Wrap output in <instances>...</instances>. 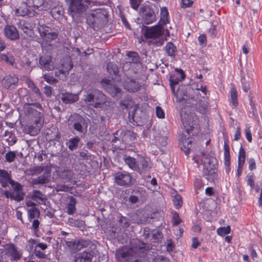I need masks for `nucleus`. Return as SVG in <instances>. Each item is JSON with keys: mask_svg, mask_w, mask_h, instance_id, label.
I'll list each match as a JSON object with an SVG mask.
<instances>
[{"mask_svg": "<svg viewBox=\"0 0 262 262\" xmlns=\"http://www.w3.org/2000/svg\"><path fill=\"white\" fill-rule=\"evenodd\" d=\"M130 245V247H123L119 253L122 258H126V262H141L138 258L137 250L148 251L151 249L150 245L138 239H132Z\"/></svg>", "mask_w": 262, "mask_h": 262, "instance_id": "nucleus-1", "label": "nucleus"}, {"mask_svg": "<svg viewBox=\"0 0 262 262\" xmlns=\"http://www.w3.org/2000/svg\"><path fill=\"white\" fill-rule=\"evenodd\" d=\"M107 22V12L103 9H97L86 15L87 25L95 31L102 29Z\"/></svg>", "mask_w": 262, "mask_h": 262, "instance_id": "nucleus-2", "label": "nucleus"}, {"mask_svg": "<svg viewBox=\"0 0 262 262\" xmlns=\"http://www.w3.org/2000/svg\"><path fill=\"white\" fill-rule=\"evenodd\" d=\"M163 34V31L161 26L158 25L151 28H146L144 35L147 38L153 39L149 42V44L159 47L162 46L165 40L160 37Z\"/></svg>", "mask_w": 262, "mask_h": 262, "instance_id": "nucleus-3", "label": "nucleus"}, {"mask_svg": "<svg viewBox=\"0 0 262 262\" xmlns=\"http://www.w3.org/2000/svg\"><path fill=\"white\" fill-rule=\"evenodd\" d=\"M203 158L204 169L203 173L206 176L207 179L210 181H213L217 178V169L215 166V160L213 157L206 155L202 153Z\"/></svg>", "mask_w": 262, "mask_h": 262, "instance_id": "nucleus-4", "label": "nucleus"}, {"mask_svg": "<svg viewBox=\"0 0 262 262\" xmlns=\"http://www.w3.org/2000/svg\"><path fill=\"white\" fill-rule=\"evenodd\" d=\"M180 116L186 132L189 135L194 125L198 123L197 117L194 113L189 112L185 107L182 108Z\"/></svg>", "mask_w": 262, "mask_h": 262, "instance_id": "nucleus-5", "label": "nucleus"}, {"mask_svg": "<svg viewBox=\"0 0 262 262\" xmlns=\"http://www.w3.org/2000/svg\"><path fill=\"white\" fill-rule=\"evenodd\" d=\"M177 98V101L183 102L186 106L192 107L195 102V96L190 94L186 87L181 85L179 87L177 92L173 93Z\"/></svg>", "mask_w": 262, "mask_h": 262, "instance_id": "nucleus-6", "label": "nucleus"}, {"mask_svg": "<svg viewBox=\"0 0 262 262\" xmlns=\"http://www.w3.org/2000/svg\"><path fill=\"white\" fill-rule=\"evenodd\" d=\"M68 124L72 131L75 130L79 133L86 132V121L82 116L77 114H74L70 117Z\"/></svg>", "mask_w": 262, "mask_h": 262, "instance_id": "nucleus-7", "label": "nucleus"}, {"mask_svg": "<svg viewBox=\"0 0 262 262\" xmlns=\"http://www.w3.org/2000/svg\"><path fill=\"white\" fill-rule=\"evenodd\" d=\"M89 0H72L69 7V11L73 17L77 14L84 12L89 4Z\"/></svg>", "mask_w": 262, "mask_h": 262, "instance_id": "nucleus-8", "label": "nucleus"}, {"mask_svg": "<svg viewBox=\"0 0 262 262\" xmlns=\"http://www.w3.org/2000/svg\"><path fill=\"white\" fill-rule=\"evenodd\" d=\"M37 29L41 37L46 41H51L57 37V32L48 26L39 25Z\"/></svg>", "mask_w": 262, "mask_h": 262, "instance_id": "nucleus-9", "label": "nucleus"}, {"mask_svg": "<svg viewBox=\"0 0 262 262\" xmlns=\"http://www.w3.org/2000/svg\"><path fill=\"white\" fill-rule=\"evenodd\" d=\"M139 13L144 24H151L156 19L155 12L148 6H142L140 9Z\"/></svg>", "mask_w": 262, "mask_h": 262, "instance_id": "nucleus-10", "label": "nucleus"}, {"mask_svg": "<svg viewBox=\"0 0 262 262\" xmlns=\"http://www.w3.org/2000/svg\"><path fill=\"white\" fill-rule=\"evenodd\" d=\"M115 183L120 186H128L132 184V177L126 172H117L115 174Z\"/></svg>", "mask_w": 262, "mask_h": 262, "instance_id": "nucleus-11", "label": "nucleus"}, {"mask_svg": "<svg viewBox=\"0 0 262 262\" xmlns=\"http://www.w3.org/2000/svg\"><path fill=\"white\" fill-rule=\"evenodd\" d=\"M67 246L73 252L75 253L77 251L81 250L82 248L91 247V246L94 245L91 241L81 239L78 241H75L74 242H69L67 243Z\"/></svg>", "mask_w": 262, "mask_h": 262, "instance_id": "nucleus-12", "label": "nucleus"}, {"mask_svg": "<svg viewBox=\"0 0 262 262\" xmlns=\"http://www.w3.org/2000/svg\"><path fill=\"white\" fill-rule=\"evenodd\" d=\"M93 92L94 106L95 108H100L105 102V96L102 92L96 89L93 90Z\"/></svg>", "mask_w": 262, "mask_h": 262, "instance_id": "nucleus-13", "label": "nucleus"}, {"mask_svg": "<svg viewBox=\"0 0 262 262\" xmlns=\"http://www.w3.org/2000/svg\"><path fill=\"white\" fill-rule=\"evenodd\" d=\"M195 107V110L198 112L202 114H206L209 111V102L205 100V99L199 100L196 101L195 99V102L192 107Z\"/></svg>", "mask_w": 262, "mask_h": 262, "instance_id": "nucleus-14", "label": "nucleus"}, {"mask_svg": "<svg viewBox=\"0 0 262 262\" xmlns=\"http://www.w3.org/2000/svg\"><path fill=\"white\" fill-rule=\"evenodd\" d=\"M6 36L11 40H15L19 38L17 29L13 26L6 25L4 28Z\"/></svg>", "mask_w": 262, "mask_h": 262, "instance_id": "nucleus-15", "label": "nucleus"}, {"mask_svg": "<svg viewBox=\"0 0 262 262\" xmlns=\"http://www.w3.org/2000/svg\"><path fill=\"white\" fill-rule=\"evenodd\" d=\"M106 84V90L107 92L114 97L120 98L121 97V90L117 86L110 84V80H105Z\"/></svg>", "mask_w": 262, "mask_h": 262, "instance_id": "nucleus-16", "label": "nucleus"}, {"mask_svg": "<svg viewBox=\"0 0 262 262\" xmlns=\"http://www.w3.org/2000/svg\"><path fill=\"white\" fill-rule=\"evenodd\" d=\"M137 165L139 170H137V171L140 174L145 172L150 168L149 162L141 156H138Z\"/></svg>", "mask_w": 262, "mask_h": 262, "instance_id": "nucleus-17", "label": "nucleus"}, {"mask_svg": "<svg viewBox=\"0 0 262 262\" xmlns=\"http://www.w3.org/2000/svg\"><path fill=\"white\" fill-rule=\"evenodd\" d=\"M31 105H34V106L39 109L40 110H42V107L39 103H34L32 104H29L28 106L26 108L25 114L28 116H34L38 118H40L41 117V113L36 110L34 108L32 107Z\"/></svg>", "mask_w": 262, "mask_h": 262, "instance_id": "nucleus-18", "label": "nucleus"}, {"mask_svg": "<svg viewBox=\"0 0 262 262\" xmlns=\"http://www.w3.org/2000/svg\"><path fill=\"white\" fill-rule=\"evenodd\" d=\"M246 152L242 146L241 147L239 151L238 167L237 169V176L239 177L242 172L243 167L245 162Z\"/></svg>", "mask_w": 262, "mask_h": 262, "instance_id": "nucleus-19", "label": "nucleus"}, {"mask_svg": "<svg viewBox=\"0 0 262 262\" xmlns=\"http://www.w3.org/2000/svg\"><path fill=\"white\" fill-rule=\"evenodd\" d=\"M39 63L47 71H52L54 69L52 63L51 56H42L40 57Z\"/></svg>", "mask_w": 262, "mask_h": 262, "instance_id": "nucleus-20", "label": "nucleus"}, {"mask_svg": "<svg viewBox=\"0 0 262 262\" xmlns=\"http://www.w3.org/2000/svg\"><path fill=\"white\" fill-rule=\"evenodd\" d=\"M93 254L91 252L84 251L76 255L75 262H92Z\"/></svg>", "mask_w": 262, "mask_h": 262, "instance_id": "nucleus-21", "label": "nucleus"}, {"mask_svg": "<svg viewBox=\"0 0 262 262\" xmlns=\"http://www.w3.org/2000/svg\"><path fill=\"white\" fill-rule=\"evenodd\" d=\"M181 141L182 142V145L181 146V149L184 152L186 155H188L191 150V141L189 140V138H186V136L182 135Z\"/></svg>", "mask_w": 262, "mask_h": 262, "instance_id": "nucleus-22", "label": "nucleus"}, {"mask_svg": "<svg viewBox=\"0 0 262 262\" xmlns=\"http://www.w3.org/2000/svg\"><path fill=\"white\" fill-rule=\"evenodd\" d=\"M60 97L63 102L66 104L72 103L78 100V96L77 94L69 93H61Z\"/></svg>", "mask_w": 262, "mask_h": 262, "instance_id": "nucleus-23", "label": "nucleus"}, {"mask_svg": "<svg viewBox=\"0 0 262 262\" xmlns=\"http://www.w3.org/2000/svg\"><path fill=\"white\" fill-rule=\"evenodd\" d=\"M141 85L134 80L126 81L124 83V88L129 92H137L140 89Z\"/></svg>", "mask_w": 262, "mask_h": 262, "instance_id": "nucleus-24", "label": "nucleus"}, {"mask_svg": "<svg viewBox=\"0 0 262 262\" xmlns=\"http://www.w3.org/2000/svg\"><path fill=\"white\" fill-rule=\"evenodd\" d=\"M120 104L121 105L124 107L126 109L129 110V115H130V113H132V116L134 118L136 117V113H135V111L137 109V106L133 105V102L132 100H122L120 101Z\"/></svg>", "mask_w": 262, "mask_h": 262, "instance_id": "nucleus-25", "label": "nucleus"}, {"mask_svg": "<svg viewBox=\"0 0 262 262\" xmlns=\"http://www.w3.org/2000/svg\"><path fill=\"white\" fill-rule=\"evenodd\" d=\"M224 163L225 166H226V171L228 173L230 171V152H229V146L228 144V141L227 140H225L224 141Z\"/></svg>", "mask_w": 262, "mask_h": 262, "instance_id": "nucleus-26", "label": "nucleus"}, {"mask_svg": "<svg viewBox=\"0 0 262 262\" xmlns=\"http://www.w3.org/2000/svg\"><path fill=\"white\" fill-rule=\"evenodd\" d=\"M17 11L20 15H27L29 17L34 16L36 13L35 10L28 7L27 3L26 5H24V6H21L19 9H17Z\"/></svg>", "mask_w": 262, "mask_h": 262, "instance_id": "nucleus-27", "label": "nucleus"}, {"mask_svg": "<svg viewBox=\"0 0 262 262\" xmlns=\"http://www.w3.org/2000/svg\"><path fill=\"white\" fill-rule=\"evenodd\" d=\"M11 179L10 175L5 170L0 169V183L3 187H6L10 183Z\"/></svg>", "mask_w": 262, "mask_h": 262, "instance_id": "nucleus-28", "label": "nucleus"}, {"mask_svg": "<svg viewBox=\"0 0 262 262\" xmlns=\"http://www.w3.org/2000/svg\"><path fill=\"white\" fill-rule=\"evenodd\" d=\"M68 198L69 199V201L67 206V212L69 215H72L76 211L75 206L77 203V201L73 196H70Z\"/></svg>", "mask_w": 262, "mask_h": 262, "instance_id": "nucleus-29", "label": "nucleus"}, {"mask_svg": "<svg viewBox=\"0 0 262 262\" xmlns=\"http://www.w3.org/2000/svg\"><path fill=\"white\" fill-rule=\"evenodd\" d=\"M124 160L125 163L129 166L130 168L136 171L137 170H139L137 165L138 158L135 159L130 156H127L126 155H125L124 157Z\"/></svg>", "mask_w": 262, "mask_h": 262, "instance_id": "nucleus-30", "label": "nucleus"}, {"mask_svg": "<svg viewBox=\"0 0 262 262\" xmlns=\"http://www.w3.org/2000/svg\"><path fill=\"white\" fill-rule=\"evenodd\" d=\"M18 82L17 77L13 76H6L2 80V83L6 88H10L11 85H15Z\"/></svg>", "mask_w": 262, "mask_h": 262, "instance_id": "nucleus-31", "label": "nucleus"}, {"mask_svg": "<svg viewBox=\"0 0 262 262\" xmlns=\"http://www.w3.org/2000/svg\"><path fill=\"white\" fill-rule=\"evenodd\" d=\"M168 23V12L167 8L163 7L161 10V18L159 23L161 26L165 25Z\"/></svg>", "mask_w": 262, "mask_h": 262, "instance_id": "nucleus-32", "label": "nucleus"}, {"mask_svg": "<svg viewBox=\"0 0 262 262\" xmlns=\"http://www.w3.org/2000/svg\"><path fill=\"white\" fill-rule=\"evenodd\" d=\"M62 70L64 73L68 74L69 71H70L73 67V64L72 63L71 59L70 57H68L64 60L61 64Z\"/></svg>", "mask_w": 262, "mask_h": 262, "instance_id": "nucleus-33", "label": "nucleus"}, {"mask_svg": "<svg viewBox=\"0 0 262 262\" xmlns=\"http://www.w3.org/2000/svg\"><path fill=\"white\" fill-rule=\"evenodd\" d=\"M156 143L157 145L161 146H165L167 144V137L159 134L155 135Z\"/></svg>", "mask_w": 262, "mask_h": 262, "instance_id": "nucleus-34", "label": "nucleus"}, {"mask_svg": "<svg viewBox=\"0 0 262 262\" xmlns=\"http://www.w3.org/2000/svg\"><path fill=\"white\" fill-rule=\"evenodd\" d=\"M54 131L49 129L47 131V138L49 140H56L60 137V134L56 128H53Z\"/></svg>", "mask_w": 262, "mask_h": 262, "instance_id": "nucleus-35", "label": "nucleus"}, {"mask_svg": "<svg viewBox=\"0 0 262 262\" xmlns=\"http://www.w3.org/2000/svg\"><path fill=\"white\" fill-rule=\"evenodd\" d=\"M119 132L117 131L114 134V137L112 139V142L113 143L115 147L116 148H121V144L123 142V139L121 137H117L116 135H118Z\"/></svg>", "mask_w": 262, "mask_h": 262, "instance_id": "nucleus-36", "label": "nucleus"}, {"mask_svg": "<svg viewBox=\"0 0 262 262\" xmlns=\"http://www.w3.org/2000/svg\"><path fill=\"white\" fill-rule=\"evenodd\" d=\"M165 50L169 56L174 57L177 52V48L173 43L169 42L165 47Z\"/></svg>", "mask_w": 262, "mask_h": 262, "instance_id": "nucleus-37", "label": "nucleus"}, {"mask_svg": "<svg viewBox=\"0 0 262 262\" xmlns=\"http://www.w3.org/2000/svg\"><path fill=\"white\" fill-rule=\"evenodd\" d=\"M20 30L23 31L28 36L32 37L33 35V31L32 28L29 24H20L19 26Z\"/></svg>", "mask_w": 262, "mask_h": 262, "instance_id": "nucleus-38", "label": "nucleus"}, {"mask_svg": "<svg viewBox=\"0 0 262 262\" xmlns=\"http://www.w3.org/2000/svg\"><path fill=\"white\" fill-rule=\"evenodd\" d=\"M59 176L63 179L70 181L73 177V172L71 170L64 169L59 172Z\"/></svg>", "mask_w": 262, "mask_h": 262, "instance_id": "nucleus-39", "label": "nucleus"}, {"mask_svg": "<svg viewBox=\"0 0 262 262\" xmlns=\"http://www.w3.org/2000/svg\"><path fill=\"white\" fill-rule=\"evenodd\" d=\"M50 181L48 176L42 174L33 181V184H45L49 183Z\"/></svg>", "mask_w": 262, "mask_h": 262, "instance_id": "nucleus-40", "label": "nucleus"}, {"mask_svg": "<svg viewBox=\"0 0 262 262\" xmlns=\"http://www.w3.org/2000/svg\"><path fill=\"white\" fill-rule=\"evenodd\" d=\"M51 13L54 17L59 18L62 15L63 10L61 6L54 7L51 9Z\"/></svg>", "mask_w": 262, "mask_h": 262, "instance_id": "nucleus-41", "label": "nucleus"}, {"mask_svg": "<svg viewBox=\"0 0 262 262\" xmlns=\"http://www.w3.org/2000/svg\"><path fill=\"white\" fill-rule=\"evenodd\" d=\"M80 138L78 137H75L70 139L68 145L69 149L71 151L74 150L77 147Z\"/></svg>", "mask_w": 262, "mask_h": 262, "instance_id": "nucleus-42", "label": "nucleus"}, {"mask_svg": "<svg viewBox=\"0 0 262 262\" xmlns=\"http://www.w3.org/2000/svg\"><path fill=\"white\" fill-rule=\"evenodd\" d=\"M127 56L129 58H131L132 60L129 61V62L136 64H138L140 62V58L137 53L134 52H128L127 54Z\"/></svg>", "mask_w": 262, "mask_h": 262, "instance_id": "nucleus-43", "label": "nucleus"}, {"mask_svg": "<svg viewBox=\"0 0 262 262\" xmlns=\"http://www.w3.org/2000/svg\"><path fill=\"white\" fill-rule=\"evenodd\" d=\"M32 199L34 200H36L37 199L42 202L47 200L46 196L41 191L37 190L33 191Z\"/></svg>", "mask_w": 262, "mask_h": 262, "instance_id": "nucleus-44", "label": "nucleus"}, {"mask_svg": "<svg viewBox=\"0 0 262 262\" xmlns=\"http://www.w3.org/2000/svg\"><path fill=\"white\" fill-rule=\"evenodd\" d=\"M231 102L233 105L236 106L238 105L237 94L235 88H232L230 91Z\"/></svg>", "mask_w": 262, "mask_h": 262, "instance_id": "nucleus-45", "label": "nucleus"}, {"mask_svg": "<svg viewBox=\"0 0 262 262\" xmlns=\"http://www.w3.org/2000/svg\"><path fill=\"white\" fill-rule=\"evenodd\" d=\"M0 60L10 65H13L15 62V59L13 56H8L5 54H0Z\"/></svg>", "mask_w": 262, "mask_h": 262, "instance_id": "nucleus-46", "label": "nucleus"}, {"mask_svg": "<svg viewBox=\"0 0 262 262\" xmlns=\"http://www.w3.org/2000/svg\"><path fill=\"white\" fill-rule=\"evenodd\" d=\"M163 235L162 232L158 229H155L152 231L151 240L154 242H157L162 239Z\"/></svg>", "mask_w": 262, "mask_h": 262, "instance_id": "nucleus-47", "label": "nucleus"}, {"mask_svg": "<svg viewBox=\"0 0 262 262\" xmlns=\"http://www.w3.org/2000/svg\"><path fill=\"white\" fill-rule=\"evenodd\" d=\"M107 72L111 75L113 74L116 75L118 72V67L116 64L109 62L106 67Z\"/></svg>", "mask_w": 262, "mask_h": 262, "instance_id": "nucleus-48", "label": "nucleus"}, {"mask_svg": "<svg viewBox=\"0 0 262 262\" xmlns=\"http://www.w3.org/2000/svg\"><path fill=\"white\" fill-rule=\"evenodd\" d=\"M40 1L41 0H28L27 6L30 8H33L34 9H37L39 10V7H40Z\"/></svg>", "mask_w": 262, "mask_h": 262, "instance_id": "nucleus-49", "label": "nucleus"}, {"mask_svg": "<svg viewBox=\"0 0 262 262\" xmlns=\"http://www.w3.org/2000/svg\"><path fill=\"white\" fill-rule=\"evenodd\" d=\"M51 0H41L40 1V7L39 10L46 11L50 9L51 8Z\"/></svg>", "mask_w": 262, "mask_h": 262, "instance_id": "nucleus-50", "label": "nucleus"}, {"mask_svg": "<svg viewBox=\"0 0 262 262\" xmlns=\"http://www.w3.org/2000/svg\"><path fill=\"white\" fill-rule=\"evenodd\" d=\"M29 217L30 220L38 217L39 216L40 212L36 207H33L28 210Z\"/></svg>", "mask_w": 262, "mask_h": 262, "instance_id": "nucleus-51", "label": "nucleus"}, {"mask_svg": "<svg viewBox=\"0 0 262 262\" xmlns=\"http://www.w3.org/2000/svg\"><path fill=\"white\" fill-rule=\"evenodd\" d=\"M12 194L14 195V198H12V200L17 202L23 200L25 196V193L23 191H13L12 192Z\"/></svg>", "mask_w": 262, "mask_h": 262, "instance_id": "nucleus-52", "label": "nucleus"}, {"mask_svg": "<svg viewBox=\"0 0 262 262\" xmlns=\"http://www.w3.org/2000/svg\"><path fill=\"white\" fill-rule=\"evenodd\" d=\"M42 78L47 81L48 83L51 84H54L58 82V80L54 78L52 76L49 74H44Z\"/></svg>", "mask_w": 262, "mask_h": 262, "instance_id": "nucleus-53", "label": "nucleus"}, {"mask_svg": "<svg viewBox=\"0 0 262 262\" xmlns=\"http://www.w3.org/2000/svg\"><path fill=\"white\" fill-rule=\"evenodd\" d=\"M173 204L176 208L178 209L181 207L182 205V197L179 194H176L173 200Z\"/></svg>", "mask_w": 262, "mask_h": 262, "instance_id": "nucleus-54", "label": "nucleus"}, {"mask_svg": "<svg viewBox=\"0 0 262 262\" xmlns=\"http://www.w3.org/2000/svg\"><path fill=\"white\" fill-rule=\"evenodd\" d=\"M231 230L230 226H227L225 227H220L217 230V232L219 235L223 236L230 233Z\"/></svg>", "mask_w": 262, "mask_h": 262, "instance_id": "nucleus-55", "label": "nucleus"}, {"mask_svg": "<svg viewBox=\"0 0 262 262\" xmlns=\"http://www.w3.org/2000/svg\"><path fill=\"white\" fill-rule=\"evenodd\" d=\"M119 218L118 222L122 227L127 228L129 226L130 224L128 222V220L126 217L120 216Z\"/></svg>", "mask_w": 262, "mask_h": 262, "instance_id": "nucleus-56", "label": "nucleus"}, {"mask_svg": "<svg viewBox=\"0 0 262 262\" xmlns=\"http://www.w3.org/2000/svg\"><path fill=\"white\" fill-rule=\"evenodd\" d=\"M15 157L16 153L15 151H9L5 155L6 160L8 162H13L14 160Z\"/></svg>", "mask_w": 262, "mask_h": 262, "instance_id": "nucleus-57", "label": "nucleus"}, {"mask_svg": "<svg viewBox=\"0 0 262 262\" xmlns=\"http://www.w3.org/2000/svg\"><path fill=\"white\" fill-rule=\"evenodd\" d=\"M179 79L174 76H170V85L173 93H174V86L179 83Z\"/></svg>", "mask_w": 262, "mask_h": 262, "instance_id": "nucleus-58", "label": "nucleus"}, {"mask_svg": "<svg viewBox=\"0 0 262 262\" xmlns=\"http://www.w3.org/2000/svg\"><path fill=\"white\" fill-rule=\"evenodd\" d=\"M79 156L82 160H88L90 159L91 155L88 150L83 149L79 152Z\"/></svg>", "mask_w": 262, "mask_h": 262, "instance_id": "nucleus-59", "label": "nucleus"}, {"mask_svg": "<svg viewBox=\"0 0 262 262\" xmlns=\"http://www.w3.org/2000/svg\"><path fill=\"white\" fill-rule=\"evenodd\" d=\"M10 184L12 186L13 191H23V188L21 185L17 182H15L13 180H11L10 182Z\"/></svg>", "mask_w": 262, "mask_h": 262, "instance_id": "nucleus-60", "label": "nucleus"}, {"mask_svg": "<svg viewBox=\"0 0 262 262\" xmlns=\"http://www.w3.org/2000/svg\"><path fill=\"white\" fill-rule=\"evenodd\" d=\"M84 101L85 103L90 104L94 105V98H93V90L91 91V93H89L85 96L84 99Z\"/></svg>", "mask_w": 262, "mask_h": 262, "instance_id": "nucleus-61", "label": "nucleus"}, {"mask_svg": "<svg viewBox=\"0 0 262 262\" xmlns=\"http://www.w3.org/2000/svg\"><path fill=\"white\" fill-rule=\"evenodd\" d=\"M11 256L14 260H18L20 258L21 254L15 248L13 247L11 252Z\"/></svg>", "mask_w": 262, "mask_h": 262, "instance_id": "nucleus-62", "label": "nucleus"}, {"mask_svg": "<svg viewBox=\"0 0 262 262\" xmlns=\"http://www.w3.org/2000/svg\"><path fill=\"white\" fill-rule=\"evenodd\" d=\"M132 220L134 223H137L138 224H144L146 221V219L145 218L144 219H141L138 216L137 214H135L133 216Z\"/></svg>", "mask_w": 262, "mask_h": 262, "instance_id": "nucleus-63", "label": "nucleus"}, {"mask_svg": "<svg viewBox=\"0 0 262 262\" xmlns=\"http://www.w3.org/2000/svg\"><path fill=\"white\" fill-rule=\"evenodd\" d=\"M153 262H170L168 259L163 256H158L155 258L153 260Z\"/></svg>", "mask_w": 262, "mask_h": 262, "instance_id": "nucleus-64", "label": "nucleus"}]
</instances>
